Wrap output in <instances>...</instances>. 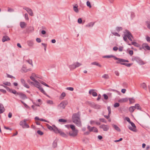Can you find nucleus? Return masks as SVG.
<instances>
[{"label": "nucleus", "mask_w": 150, "mask_h": 150, "mask_svg": "<svg viewBox=\"0 0 150 150\" xmlns=\"http://www.w3.org/2000/svg\"><path fill=\"white\" fill-rule=\"evenodd\" d=\"M40 83H42V84L44 85L45 86H46L48 87H50L46 83L43 82V81H40Z\"/></svg>", "instance_id": "48"}, {"label": "nucleus", "mask_w": 150, "mask_h": 150, "mask_svg": "<svg viewBox=\"0 0 150 150\" xmlns=\"http://www.w3.org/2000/svg\"><path fill=\"white\" fill-rule=\"evenodd\" d=\"M80 117V112H78L77 113L73 114L72 117L73 122L79 127H81L82 125Z\"/></svg>", "instance_id": "2"}, {"label": "nucleus", "mask_w": 150, "mask_h": 150, "mask_svg": "<svg viewBox=\"0 0 150 150\" xmlns=\"http://www.w3.org/2000/svg\"><path fill=\"white\" fill-rule=\"evenodd\" d=\"M26 61L29 64L31 65L32 67L33 66V63H32V61L31 60L29 59L28 60H26Z\"/></svg>", "instance_id": "43"}, {"label": "nucleus", "mask_w": 150, "mask_h": 150, "mask_svg": "<svg viewBox=\"0 0 150 150\" xmlns=\"http://www.w3.org/2000/svg\"><path fill=\"white\" fill-rule=\"evenodd\" d=\"M146 40L148 42H150V37L148 35L146 36Z\"/></svg>", "instance_id": "51"}, {"label": "nucleus", "mask_w": 150, "mask_h": 150, "mask_svg": "<svg viewBox=\"0 0 150 150\" xmlns=\"http://www.w3.org/2000/svg\"><path fill=\"white\" fill-rule=\"evenodd\" d=\"M103 96L104 97V99H105V100H107L108 99V96L107 95H106V94H104L103 95Z\"/></svg>", "instance_id": "63"}, {"label": "nucleus", "mask_w": 150, "mask_h": 150, "mask_svg": "<svg viewBox=\"0 0 150 150\" xmlns=\"http://www.w3.org/2000/svg\"><path fill=\"white\" fill-rule=\"evenodd\" d=\"M126 36L131 41H132V39L131 38H133V36L132 34L128 30H126Z\"/></svg>", "instance_id": "9"}, {"label": "nucleus", "mask_w": 150, "mask_h": 150, "mask_svg": "<svg viewBox=\"0 0 150 150\" xmlns=\"http://www.w3.org/2000/svg\"><path fill=\"white\" fill-rule=\"evenodd\" d=\"M57 145V141L56 140H54L53 143V147L55 148L56 147Z\"/></svg>", "instance_id": "35"}, {"label": "nucleus", "mask_w": 150, "mask_h": 150, "mask_svg": "<svg viewBox=\"0 0 150 150\" xmlns=\"http://www.w3.org/2000/svg\"><path fill=\"white\" fill-rule=\"evenodd\" d=\"M69 67L71 69H73L76 68V67L75 66V65L74 63L73 64L69 65Z\"/></svg>", "instance_id": "32"}, {"label": "nucleus", "mask_w": 150, "mask_h": 150, "mask_svg": "<svg viewBox=\"0 0 150 150\" xmlns=\"http://www.w3.org/2000/svg\"><path fill=\"white\" fill-rule=\"evenodd\" d=\"M37 133L38 134L40 135H42L43 134V133L40 130H38Z\"/></svg>", "instance_id": "50"}, {"label": "nucleus", "mask_w": 150, "mask_h": 150, "mask_svg": "<svg viewBox=\"0 0 150 150\" xmlns=\"http://www.w3.org/2000/svg\"><path fill=\"white\" fill-rule=\"evenodd\" d=\"M47 103L50 104H53V101L51 100H47Z\"/></svg>", "instance_id": "56"}, {"label": "nucleus", "mask_w": 150, "mask_h": 150, "mask_svg": "<svg viewBox=\"0 0 150 150\" xmlns=\"http://www.w3.org/2000/svg\"><path fill=\"white\" fill-rule=\"evenodd\" d=\"M21 70L23 71L24 72H26L27 71H30L31 70V69H26V67L23 66Z\"/></svg>", "instance_id": "19"}, {"label": "nucleus", "mask_w": 150, "mask_h": 150, "mask_svg": "<svg viewBox=\"0 0 150 150\" xmlns=\"http://www.w3.org/2000/svg\"><path fill=\"white\" fill-rule=\"evenodd\" d=\"M93 132H95L97 133L98 132V129L97 128L94 127V128H93Z\"/></svg>", "instance_id": "60"}, {"label": "nucleus", "mask_w": 150, "mask_h": 150, "mask_svg": "<svg viewBox=\"0 0 150 150\" xmlns=\"http://www.w3.org/2000/svg\"><path fill=\"white\" fill-rule=\"evenodd\" d=\"M122 28L121 27H117L116 28V30L118 32H119L120 30H122Z\"/></svg>", "instance_id": "44"}, {"label": "nucleus", "mask_w": 150, "mask_h": 150, "mask_svg": "<svg viewBox=\"0 0 150 150\" xmlns=\"http://www.w3.org/2000/svg\"><path fill=\"white\" fill-rule=\"evenodd\" d=\"M9 40H10V38L8 36L6 35L4 36L2 39V41L3 42Z\"/></svg>", "instance_id": "15"}, {"label": "nucleus", "mask_w": 150, "mask_h": 150, "mask_svg": "<svg viewBox=\"0 0 150 150\" xmlns=\"http://www.w3.org/2000/svg\"><path fill=\"white\" fill-rule=\"evenodd\" d=\"M115 59L117 60L116 62V63L117 64H120L121 65H124L123 64L125 63L124 62V59H123L119 58L116 57L115 58Z\"/></svg>", "instance_id": "7"}, {"label": "nucleus", "mask_w": 150, "mask_h": 150, "mask_svg": "<svg viewBox=\"0 0 150 150\" xmlns=\"http://www.w3.org/2000/svg\"><path fill=\"white\" fill-rule=\"evenodd\" d=\"M66 89L67 90H69L71 91H73L74 89L73 88L71 87H67L66 88Z\"/></svg>", "instance_id": "55"}, {"label": "nucleus", "mask_w": 150, "mask_h": 150, "mask_svg": "<svg viewBox=\"0 0 150 150\" xmlns=\"http://www.w3.org/2000/svg\"><path fill=\"white\" fill-rule=\"evenodd\" d=\"M132 60L135 61L139 64L141 65L144 64V62H143L142 59L139 57H134V58L132 59Z\"/></svg>", "instance_id": "6"}, {"label": "nucleus", "mask_w": 150, "mask_h": 150, "mask_svg": "<svg viewBox=\"0 0 150 150\" xmlns=\"http://www.w3.org/2000/svg\"><path fill=\"white\" fill-rule=\"evenodd\" d=\"M86 4L89 7V8H91V5L90 3L88 1H87L86 2Z\"/></svg>", "instance_id": "57"}, {"label": "nucleus", "mask_w": 150, "mask_h": 150, "mask_svg": "<svg viewBox=\"0 0 150 150\" xmlns=\"http://www.w3.org/2000/svg\"><path fill=\"white\" fill-rule=\"evenodd\" d=\"M66 96L65 93L63 92L62 93L61 96H60L59 98L60 99H64V97Z\"/></svg>", "instance_id": "29"}, {"label": "nucleus", "mask_w": 150, "mask_h": 150, "mask_svg": "<svg viewBox=\"0 0 150 150\" xmlns=\"http://www.w3.org/2000/svg\"><path fill=\"white\" fill-rule=\"evenodd\" d=\"M129 123L131 124L132 127L136 128V126L134 124L133 122H131Z\"/></svg>", "instance_id": "58"}, {"label": "nucleus", "mask_w": 150, "mask_h": 150, "mask_svg": "<svg viewBox=\"0 0 150 150\" xmlns=\"http://www.w3.org/2000/svg\"><path fill=\"white\" fill-rule=\"evenodd\" d=\"M21 83L23 85L25 83V80H24V79H21Z\"/></svg>", "instance_id": "61"}, {"label": "nucleus", "mask_w": 150, "mask_h": 150, "mask_svg": "<svg viewBox=\"0 0 150 150\" xmlns=\"http://www.w3.org/2000/svg\"><path fill=\"white\" fill-rule=\"evenodd\" d=\"M128 100V99L127 98H123L118 100V101L120 103H125Z\"/></svg>", "instance_id": "17"}, {"label": "nucleus", "mask_w": 150, "mask_h": 150, "mask_svg": "<svg viewBox=\"0 0 150 150\" xmlns=\"http://www.w3.org/2000/svg\"><path fill=\"white\" fill-rule=\"evenodd\" d=\"M20 25L22 28H24L26 26L27 24L25 22H20Z\"/></svg>", "instance_id": "16"}, {"label": "nucleus", "mask_w": 150, "mask_h": 150, "mask_svg": "<svg viewBox=\"0 0 150 150\" xmlns=\"http://www.w3.org/2000/svg\"><path fill=\"white\" fill-rule=\"evenodd\" d=\"M140 85L141 87H142V88H143L146 90H147L146 85L145 83H143L141 84Z\"/></svg>", "instance_id": "21"}, {"label": "nucleus", "mask_w": 150, "mask_h": 150, "mask_svg": "<svg viewBox=\"0 0 150 150\" xmlns=\"http://www.w3.org/2000/svg\"><path fill=\"white\" fill-rule=\"evenodd\" d=\"M17 95H18L23 100H24L27 98L26 96L22 92H18Z\"/></svg>", "instance_id": "10"}, {"label": "nucleus", "mask_w": 150, "mask_h": 150, "mask_svg": "<svg viewBox=\"0 0 150 150\" xmlns=\"http://www.w3.org/2000/svg\"><path fill=\"white\" fill-rule=\"evenodd\" d=\"M78 6L77 4H76L75 5L73 6V9L74 11L76 13L79 12V10L78 8Z\"/></svg>", "instance_id": "18"}, {"label": "nucleus", "mask_w": 150, "mask_h": 150, "mask_svg": "<svg viewBox=\"0 0 150 150\" xmlns=\"http://www.w3.org/2000/svg\"><path fill=\"white\" fill-rule=\"evenodd\" d=\"M47 128L50 130H53L55 133L57 134H59L61 136L64 137H67L68 135L67 134L64 133L61 129H58L55 125H53L52 127L49 124H47Z\"/></svg>", "instance_id": "1"}, {"label": "nucleus", "mask_w": 150, "mask_h": 150, "mask_svg": "<svg viewBox=\"0 0 150 150\" xmlns=\"http://www.w3.org/2000/svg\"><path fill=\"white\" fill-rule=\"evenodd\" d=\"M5 111V109L3 104L0 103V114L4 112Z\"/></svg>", "instance_id": "13"}, {"label": "nucleus", "mask_w": 150, "mask_h": 150, "mask_svg": "<svg viewBox=\"0 0 150 150\" xmlns=\"http://www.w3.org/2000/svg\"><path fill=\"white\" fill-rule=\"evenodd\" d=\"M146 23L147 27L150 29V22L149 21H147L146 22Z\"/></svg>", "instance_id": "42"}, {"label": "nucleus", "mask_w": 150, "mask_h": 150, "mask_svg": "<svg viewBox=\"0 0 150 150\" xmlns=\"http://www.w3.org/2000/svg\"><path fill=\"white\" fill-rule=\"evenodd\" d=\"M74 64L75 65V66L76 67V68L78 67L81 65V64L78 62L74 63Z\"/></svg>", "instance_id": "37"}, {"label": "nucleus", "mask_w": 150, "mask_h": 150, "mask_svg": "<svg viewBox=\"0 0 150 150\" xmlns=\"http://www.w3.org/2000/svg\"><path fill=\"white\" fill-rule=\"evenodd\" d=\"M94 24V22H91L86 25V27H92Z\"/></svg>", "instance_id": "24"}, {"label": "nucleus", "mask_w": 150, "mask_h": 150, "mask_svg": "<svg viewBox=\"0 0 150 150\" xmlns=\"http://www.w3.org/2000/svg\"><path fill=\"white\" fill-rule=\"evenodd\" d=\"M82 21L81 18H79L78 20V22L79 24H81L82 23Z\"/></svg>", "instance_id": "62"}, {"label": "nucleus", "mask_w": 150, "mask_h": 150, "mask_svg": "<svg viewBox=\"0 0 150 150\" xmlns=\"http://www.w3.org/2000/svg\"><path fill=\"white\" fill-rule=\"evenodd\" d=\"M35 83L34 84V86L37 88L38 87L40 86V84L39 82L37 81V82H35Z\"/></svg>", "instance_id": "49"}, {"label": "nucleus", "mask_w": 150, "mask_h": 150, "mask_svg": "<svg viewBox=\"0 0 150 150\" xmlns=\"http://www.w3.org/2000/svg\"><path fill=\"white\" fill-rule=\"evenodd\" d=\"M112 126L118 132H120L121 131L120 129V128L116 125L114 124H112Z\"/></svg>", "instance_id": "20"}, {"label": "nucleus", "mask_w": 150, "mask_h": 150, "mask_svg": "<svg viewBox=\"0 0 150 150\" xmlns=\"http://www.w3.org/2000/svg\"><path fill=\"white\" fill-rule=\"evenodd\" d=\"M94 91L93 89L90 90L89 91V93L90 94H92L93 96H97V94L96 92H94Z\"/></svg>", "instance_id": "12"}, {"label": "nucleus", "mask_w": 150, "mask_h": 150, "mask_svg": "<svg viewBox=\"0 0 150 150\" xmlns=\"http://www.w3.org/2000/svg\"><path fill=\"white\" fill-rule=\"evenodd\" d=\"M27 12L30 16H33L34 14L33 11L31 9L29 8V9L28 10Z\"/></svg>", "instance_id": "23"}, {"label": "nucleus", "mask_w": 150, "mask_h": 150, "mask_svg": "<svg viewBox=\"0 0 150 150\" xmlns=\"http://www.w3.org/2000/svg\"><path fill=\"white\" fill-rule=\"evenodd\" d=\"M30 78L33 81L35 82H37V81L35 80L34 78L32 76L30 77Z\"/></svg>", "instance_id": "59"}, {"label": "nucleus", "mask_w": 150, "mask_h": 150, "mask_svg": "<svg viewBox=\"0 0 150 150\" xmlns=\"http://www.w3.org/2000/svg\"><path fill=\"white\" fill-rule=\"evenodd\" d=\"M58 121L60 122L65 123L67 122V120L64 119H59Z\"/></svg>", "instance_id": "38"}, {"label": "nucleus", "mask_w": 150, "mask_h": 150, "mask_svg": "<svg viewBox=\"0 0 150 150\" xmlns=\"http://www.w3.org/2000/svg\"><path fill=\"white\" fill-rule=\"evenodd\" d=\"M142 47L144 50L146 49L148 50H150V47L147 44H143Z\"/></svg>", "instance_id": "14"}, {"label": "nucleus", "mask_w": 150, "mask_h": 150, "mask_svg": "<svg viewBox=\"0 0 150 150\" xmlns=\"http://www.w3.org/2000/svg\"><path fill=\"white\" fill-rule=\"evenodd\" d=\"M68 104V102L67 100L63 101L58 105V108L59 109H64Z\"/></svg>", "instance_id": "3"}, {"label": "nucleus", "mask_w": 150, "mask_h": 150, "mask_svg": "<svg viewBox=\"0 0 150 150\" xmlns=\"http://www.w3.org/2000/svg\"><path fill=\"white\" fill-rule=\"evenodd\" d=\"M38 88L40 91L44 94H46V93L45 91L44 90L42 87L40 85L37 88Z\"/></svg>", "instance_id": "27"}, {"label": "nucleus", "mask_w": 150, "mask_h": 150, "mask_svg": "<svg viewBox=\"0 0 150 150\" xmlns=\"http://www.w3.org/2000/svg\"><path fill=\"white\" fill-rule=\"evenodd\" d=\"M102 77L105 79H108L109 78V76L108 74H105L102 76Z\"/></svg>", "instance_id": "31"}, {"label": "nucleus", "mask_w": 150, "mask_h": 150, "mask_svg": "<svg viewBox=\"0 0 150 150\" xmlns=\"http://www.w3.org/2000/svg\"><path fill=\"white\" fill-rule=\"evenodd\" d=\"M128 44L129 45H132L138 47V44L135 42H132L131 44L128 43Z\"/></svg>", "instance_id": "30"}, {"label": "nucleus", "mask_w": 150, "mask_h": 150, "mask_svg": "<svg viewBox=\"0 0 150 150\" xmlns=\"http://www.w3.org/2000/svg\"><path fill=\"white\" fill-rule=\"evenodd\" d=\"M28 45L30 47H32L33 45V42L32 40H28L27 41Z\"/></svg>", "instance_id": "22"}, {"label": "nucleus", "mask_w": 150, "mask_h": 150, "mask_svg": "<svg viewBox=\"0 0 150 150\" xmlns=\"http://www.w3.org/2000/svg\"><path fill=\"white\" fill-rule=\"evenodd\" d=\"M120 106V104L119 103H115L114 105V107L115 108H117L118 107Z\"/></svg>", "instance_id": "52"}, {"label": "nucleus", "mask_w": 150, "mask_h": 150, "mask_svg": "<svg viewBox=\"0 0 150 150\" xmlns=\"http://www.w3.org/2000/svg\"><path fill=\"white\" fill-rule=\"evenodd\" d=\"M135 110V108L134 106H131L129 108V110L131 113L133 112Z\"/></svg>", "instance_id": "28"}, {"label": "nucleus", "mask_w": 150, "mask_h": 150, "mask_svg": "<svg viewBox=\"0 0 150 150\" xmlns=\"http://www.w3.org/2000/svg\"><path fill=\"white\" fill-rule=\"evenodd\" d=\"M134 106L135 108V109H137V110H141V108L139 104H136Z\"/></svg>", "instance_id": "25"}, {"label": "nucleus", "mask_w": 150, "mask_h": 150, "mask_svg": "<svg viewBox=\"0 0 150 150\" xmlns=\"http://www.w3.org/2000/svg\"><path fill=\"white\" fill-rule=\"evenodd\" d=\"M91 64L92 65H95L100 67H102V66L100 64L96 62H92L91 63Z\"/></svg>", "instance_id": "26"}, {"label": "nucleus", "mask_w": 150, "mask_h": 150, "mask_svg": "<svg viewBox=\"0 0 150 150\" xmlns=\"http://www.w3.org/2000/svg\"><path fill=\"white\" fill-rule=\"evenodd\" d=\"M129 99L130 102V103L131 104L134 102V100L133 98H129Z\"/></svg>", "instance_id": "40"}, {"label": "nucleus", "mask_w": 150, "mask_h": 150, "mask_svg": "<svg viewBox=\"0 0 150 150\" xmlns=\"http://www.w3.org/2000/svg\"><path fill=\"white\" fill-rule=\"evenodd\" d=\"M94 128V127H91L89 125L87 127V129L90 132H93Z\"/></svg>", "instance_id": "33"}, {"label": "nucleus", "mask_w": 150, "mask_h": 150, "mask_svg": "<svg viewBox=\"0 0 150 150\" xmlns=\"http://www.w3.org/2000/svg\"><path fill=\"white\" fill-rule=\"evenodd\" d=\"M129 129L131 130L134 132H136L137 130L136 128L134 127H132L130 126L129 127Z\"/></svg>", "instance_id": "36"}, {"label": "nucleus", "mask_w": 150, "mask_h": 150, "mask_svg": "<svg viewBox=\"0 0 150 150\" xmlns=\"http://www.w3.org/2000/svg\"><path fill=\"white\" fill-rule=\"evenodd\" d=\"M27 120V119H24L23 121H21L20 122V125L22 126L23 128H28L29 127V126L26 123Z\"/></svg>", "instance_id": "4"}, {"label": "nucleus", "mask_w": 150, "mask_h": 150, "mask_svg": "<svg viewBox=\"0 0 150 150\" xmlns=\"http://www.w3.org/2000/svg\"><path fill=\"white\" fill-rule=\"evenodd\" d=\"M124 65L127 67H130L132 64V63H125L124 64H123Z\"/></svg>", "instance_id": "45"}, {"label": "nucleus", "mask_w": 150, "mask_h": 150, "mask_svg": "<svg viewBox=\"0 0 150 150\" xmlns=\"http://www.w3.org/2000/svg\"><path fill=\"white\" fill-rule=\"evenodd\" d=\"M99 128L102 129L104 131H107L109 130V127L108 125L103 124L99 126Z\"/></svg>", "instance_id": "8"}, {"label": "nucleus", "mask_w": 150, "mask_h": 150, "mask_svg": "<svg viewBox=\"0 0 150 150\" xmlns=\"http://www.w3.org/2000/svg\"><path fill=\"white\" fill-rule=\"evenodd\" d=\"M99 120L100 121L104 123H106L107 121L104 118H100Z\"/></svg>", "instance_id": "54"}, {"label": "nucleus", "mask_w": 150, "mask_h": 150, "mask_svg": "<svg viewBox=\"0 0 150 150\" xmlns=\"http://www.w3.org/2000/svg\"><path fill=\"white\" fill-rule=\"evenodd\" d=\"M127 37L126 36V34L123 37V40L125 41L127 43H129V41L127 39Z\"/></svg>", "instance_id": "39"}, {"label": "nucleus", "mask_w": 150, "mask_h": 150, "mask_svg": "<svg viewBox=\"0 0 150 150\" xmlns=\"http://www.w3.org/2000/svg\"><path fill=\"white\" fill-rule=\"evenodd\" d=\"M8 11L10 12H12L14 11V10L11 8H8Z\"/></svg>", "instance_id": "53"}, {"label": "nucleus", "mask_w": 150, "mask_h": 150, "mask_svg": "<svg viewBox=\"0 0 150 150\" xmlns=\"http://www.w3.org/2000/svg\"><path fill=\"white\" fill-rule=\"evenodd\" d=\"M11 93L14 94L16 96L17 95V93H18V92H17V91L15 90L12 89V90Z\"/></svg>", "instance_id": "47"}, {"label": "nucleus", "mask_w": 150, "mask_h": 150, "mask_svg": "<svg viewBox=\"0 0 150 150\" xmlns=\"http://www.w3.org/2000/svg\"><path fill=\"white\" fill-rule=\"evenodd\" d=\"M70 127L72 130H77V129H76L75 126L73 125H70Z\"/></svg>", "instance_id": "41"}, {"label": "nucleus", "mask_w": 150, "mask_h": 150, "mask_svg": "<svg viewBox=\"0 0 150 150\" xmlns=\"http://www.w3.org/2000/svg\"><path fill=\"white\" fill-rule=\"evenodd\" d=\"M25 18L26 20H28L29 18L28 17V15L27 13H25Z\"/></svg>", "instance_id": "64"}, {"label": "nucleus", "mask_w": 150, "mask_h": 150, "mask_svg": "<svg viewBox=\"0 0 150 150\" xmlns=\"http://www.w3.org/2000/svg\"><path fill=\"white\" fill-rule=\"evenodd\" d=\"M78 132V130H76L70 131L69 132V133L67 132V134H69L70 136L74 137H76L77 135Z\"/></svg>", "instance_id": "5"}, {"label": "nucleus", "mask_w": 150, "mask_h": 150, "mask_svg": "<svg viewBox=\"0 0 150 150\" xmlns=\"http://www.w3.org/2000/svg\"><path fill=\"white\" fill-rule=\"evenodd\" d=\"M3 84L6 86H11V84L10 82H6L3 83Z\"/></svg>", "instance_id": "46"}, {"label": "nucleus", "mask_w": 150, "mask_h": 150, "mask_svg": "<svg viewBox=\"0 0 150 150\" xmlns=\"http://www.w3.org/2000/svg\"><path fill=\"white\" fill-rule=\"evenodd\" d=\"M104 58H110L111 57H113L115 59V57H116L113 56V55H106L105 56L103 57Z\"/></svg>", "instance_id": "34"}, {"label": "nucleus", "mask_w": 150, "mask_h": 150, "mask_svg": "<svg viewBox=\"0 0 150 150\" xmlns=\"http://www.w3.org/2000/svg\"><path fill=\"white\" fill-rule=\"evenodd\" d=\"M91 107L96 109H100L101 108V106L99 105L93 103L91 104Z\"/></svg>", "instance_id": "11"}]
</instances>
